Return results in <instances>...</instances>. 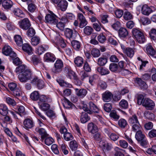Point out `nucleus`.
Returning <instances> with one entry per match:
<instances>
[{"label":"nucleus","mask_w":156,"mask_h":156,"mask_svg":"<svg viewBox=\"0 0 156 156\" xmlns=\"http://www.w3.org/2000/svg\"><path fill=\"white\" fill-rule=\"evenodd\" d=\"M15 72L19 74L18 78L21 82L25 83L28 80L32 79L31 72L25 65H22L17 67Z\"/></svg>","instance_id":"obj_1"},{"label":"nucleus","mask_w":156,"mask_h":156,"mask_svg":"<svg viewBox=\"0 0 156 156\" xmlns=\"http://www.w3.org/2000/svg\"><path fill=\"white\" fill-rule=\"evenodd\" d=\"M81 106L84 111L90 114H92L93 113L97 112L98 111L97 106L91 102L89 103L88 106L84 102H82Z\"/></svg>","instance_id":"obj_2"},{"label":"nucleus","mask_w":156,"mask_h":156,"mask_svg":"<svg viewBox=\"0 0 156 156\" xmlns=\"http://www.w3.org/2000/svg\"><path fill=\"white\" fill-rule=\"evenodd\" d=\"M132 34L137 41L140 43H143L145 41L143 33L140 30L137 29L132 30Z\"/></svg>","instance_id":"obj_3"},{"label":"nucleus","mask_w":156,"mask_h":156,"mask_svg":"<svg viewBox=\"0 0 156 156\" xmlns=\"http://www.w3.org/2000/svg\"><path fill=\"white\" fill-rule=\"evenodd\" d=\"M136 140L140 143V145L143 146H146L147 144V140L145 136L140 131H137L135 135Z\"/></svg>","instance_id":"obj_4"},{"label":"nucleus","mask_w":156,"mask_h":156,"mask_svg":"<svg viewBox=\"0 0 156 156\" xmlns=\"http://www.w3.org/2000/svg\"><path fill=\"white\" fill-rule=\"evenodd\" d=\"M18 24L21 28L25 30H27L31 26L30 22L27 18H24L19 21Z\"/></svg>","instance_id":"obj_5"},{"label":"nucleus","mask_w":156,"mask_h":156,"mask_svg":"<svg viewBox=\"0 0 156 156\" xmlns=\"http://www.w3.org/2000/svg\"><path fill=\"white\" fill-rule=\"evenodd\" d=\"M45 22L50 24H55L58 22L57 17L54 13L48 14L45 17Z\"/></svg>","instance_id":"obj_6"},{"label":"nucleus","mask_w":156,"mask_h":156,"mask_svg":"<svg viewBox=\"0 0 156 156\" xmlns=\"http://www.w3.org/2000/svg\"><path fill=\"white\" fill-rule=\"evenodd\" d=\"M2 52L3 54L9 56L12 58L16 57V54L12 51L11 47L7 45H5L2 48Z\"/></svg>","instance_id":"obj_7"},{"label":"nucleus","mask_w":156,"mask_h":156,"mask_svg":"<svg viewBox=\"0 0 156 156\" xmlns=\"http://www.w3.org/2000/svg\"><path fill=\"white\" fill-rule=\"evenodd\" d=\"M65 34L66 37L70 40H73L78 35V33L76 31H73L72 29L67 28L65 31Z\"/></svg>","instance_id":"obj_8"},{"label":"nucleus","mask_w":156,"mask_h":156,"mask_svg":"<svg viewBox=\"0 0 156 156\" xmlns=\"http://www.w3.org/2000/svg\"><path fill=\"white\" fill-rule=\"evenodd\" d=\"M63 64L62 61L60 59L56 60L54 64V66L52 69V71L54 73H58L62 71Z\"/></svg>","instance_id":"obj_9"},{"label":"nucleus","mask_w":156,"mask_h":156,"mask_svg":"<svg viewBox=\"0 0 156 156\" xmlns=\"http://www.w3.org/2000/svg\"><path fill=\"white\" fill-rule=\"evenodd\" d=\"M18 109V112H16V114L12 111H10V112L15 118L19 119L18 116L20 115L22 117L26 114V113L24 107L23 106H20L19 107Z\"/></svg>","instance_id":"obj_10"},{"label":"nucleus","mask_w":156,"mask_h":156,"mask_svg":"<svg viewBox=\"0 0 156 156\" xmlns=\"http://www.w3.org/2000/svg\"><path fill=\"white\" fill-rule=\"evenodd\" d=\"M30 81L31 83L36 84L39 89H42L45 87L44 81L37 77H34Z\"/></svg>","instance_id":"obj_11"},{"label":"nucleus","mask_w":156,"mask_h":156,"mask_svg":"<svg viewBox=\"0 0 156 156\" xmlns=\"http://www.w3.org/2000/svg\"><path fill=\"white\" fill-rule=\"evenodd\" d=\"M143 106L145 107L147 109L152 110L155 106V104L151 100L148 98L144 99L143 102Z\"/></svg>","instance_id":"obj_12"},{"label":"nucleus","mask_w":156,"mask_h":156,"mask_svg":"<svg viewBox=\"0 0 156 156\" xmlns=\"http://www.w3.org/2000/svg\"><path fill=\"white\" fill-rule=\"evenodd\" d=\"M22 49L23 51L29 55L32 54L33 48L29 44L26 43L23 44Z\"/></svg>","instance_id":"obj_13"},{"label":"nucleus","mask_w":156,"mask_h":156,"mask_svg":"<svg viewBox=\"0 0 156 156\" xmlns=\"http://www.w3.org/2000/svg\"><path fill=\"white\" fill-rule=\"evenodd\" d=\"M100 144V146L104 151L110 150L112 148V144L106 141H101Z\"/></svg>","instance_id":"obj_14"},{"label":"nucleus","mask_w":156,"mask_h":156,"mask_svg":"<svg viewBox=\"0 0 156 156\" xmlns=\"http://www.w3.org/2000/svg\"><path fill=\"white\" fill-rule=\"evenodd\" d=\"M113 97L112 94L108 90L105 91L102 94V98L105 102H108L112 100Z\"/></svg>","instance_id":"obj_15"},{"label":"nucleus","mask_w":156,"mask_h":156,"mask_svg":"<svg viewBox=\"0 0 156 156\" xmlns=\"http://www.w3.org/2000/svg\"><path fill=\"white\" fill-rule=\"evenodd\" d=\"M44 59L45 62H54L55 60V58L54 55L50 52H47L44 55Z\"/></svg>","instance_id":"obj_16"},{"label":"nucleus","mask_w":156,"mask_h":156,"mask_svg":"<svg viewBox=\"0 0 156 156\" xmlns=\"http://www.w3.org/2000/svg\"><path fill=\"white\" fill-rule=\"evenodd\" d=\"M135 81L136 83H137L140 88L142 89H146L147 87V85L146 82L142 80L140 78H136Z\"/></svg>","instance_id":"obj_17"},{"label":"nucleus","mask_w":156,"mask_h":156,"mask_svg":"<svg viewBox=\"0 0 156 156\" xmlns=\"http://www.w3.org/2000/svg\"><path fill=\"white\" fill-rule=\"evenodd\" d=\"M78 15L80 22L79 26L81 28H82L87 25V22L82 14L79 13Z\"/></svg>","instance_id":"obj_18"},{"label":"nucleus","mask_w":156,"mask_h":156,"mask_svg":"<svg viewBox=\"0 0 156 156\" xmlns=\"http://www.w3.org/2000/svg\"><path fill=\"white\" fill-rule=\"evenodd\" d=\"M35 132L39 133L41 135V138L42 140L48 136L44 128L37 127L35 128Z\"/></svg>","instance_id":"obj_19"},{"label":"nucleus","mask_w":156,"mask_h":156,"mask_svg":"<svg viewBox=\"0 0 156 156\" xmlns=\"http://www.w3.org/2000/svg\"><path fill=\"white\" fill-rule=\"evenodd\" d=\"M141 11L143 14L148 16L152 12V10L147 5H144L142 7Z\"/></svg>","instance_id":"obj_20"},{"label":"nucleus","mask_w":156,"mask_h":156,"mask_svg":"<svg viewBox=\"0 0 156 156\" xmlns=\"http://www.w3.org/2000/svg\"><path fill=\"white\" fill-rule=\"evenodd\" d=\"M68 3L66 0H61L58 4V6L61 10L64 11L66 10L68 6Z\"/></svg>","instance_id":"obj_21"},{"label":"nucleus","mask_w":156,"mask_h":156,"mask_svg":"<svg viewBox=\"0 0 156 156\" xmlns=\"http://www.w3.org/2000/svg\"><path fill=\"white\" fill-rule=\"evenodd\" d=\"M97 71L101 75H105L108 74L110 73L109 70L104 67L99 66L97 68Z\"/></svg>","instance_id":"obj_22"},{"label":"nucleus","mask_w":156,"mask_h":156,"mask_svg":"<svg viewBox=\"0 0 156 156\" xmlns=\"http://www.w3.org/2000/svg\"><path fill=\"white\" fill-rule=\"evenodd\" d=\"M75 90L76 94L81 98L84 97L87 93V90L84 89H81L79 90L78 88H75Z\"/></svg>","instance_id":"obj_23"},{"label":"nucleus","mask_w":156,"mask_h":156,"mask_svg":"<svg viewBox=\"0 0 156 156\" xmlns=\"http://www.w3.org/2000/svg\"><path fill=\"white\" fill-rule=\"evenodd\" d=\"M12 11L14 14L16 16L20 18L24 17V15L23 12L19 8H14Z\"/></svg>","instance_id":"obj_24"},{"label":"nucleus","mask_w":156,"mask_h":156,"mask_svg":"<svg viewBox=\"0 0 156 156\" xmlns=\"http://www.w3.org/2000/svg\"><path fill=\"white\" fill-rule=\"evenodd\" d=\"M87 128L88 131L92 133H94L98 130L97 126L92 122L88 124Z\"/></svg>","instance_id":"obj_25"},{"label":"nucleus","mask_w":156,"mask_h":156,"mask_svg":"<svg viewBox=\"0 0 156 156\" xmlns=\"http://www.w3.org/2000/svg\"><path fill=\"white\" fill-rule=\"evenodd\" d=\"M146 50L148 55L156 58V52L151 45H148L147 47Z\"/></svg>","instance_id":"obj_26"},{"label":"nucleus","mask_w":156,"mask_h":156,"mask_svg":"<svg viewBox=\"0 0 156 156\" xmlns=\"http://www.w3.org/2000/svg\"><path fill=\"white\" fill-rule=\"evenodd\" d=\"M48 48V46L47 44H43L40 46L37 49L38 54L39 55H41L44 51L47 50Z\"/></svg>","instance_id":"obj_27"},{"label":"nucleus","mask_w":156,"mask_h":156,"mask_svg":"<svg viewBox=\"0 0 156 156\" xmlns=\"http://www.w3.org/2000/svg\"><path fill=\"white\" fill-rule=\"evenodd\" d=\"M23 124L25 127L27 129H30L34 126L33 121L29 119H25L24 121Z\"/></svg>","instance_id":"obj_28"},{"label":"nucleus","mask_w":156,"mask_h":156,"mask_svg":"<svg viewBox=\"0 0 156 156\" xmlns=\"http://www.w3.org/2000/svg\"><path fill=\"white\" fill-rule=\"evenodd\" d=\"M128 31L125 28L122 27L119 30V35L120 37H125L128 35Z\"/></svg>","instance_id":"obj_29"},{"label":"nucleus","mask_w":156,"mask_h":156,"mask_svg":"<svg viewBox=\"0 0 156 156\" xmlns=\"http://www.w3.org/2000/svg\"><path fill=\"white\" fill-rule=\"evenodd\" d=\"M12 2L10 0H5L2 2V5L5 9H8L12 6Z\"/></svg>","instance_id":"obj_30"},{"label":"nucleus","mask_w":156,"mask_h":156,"mask_svg":"<svg viewBox=\"0 0 156 156\" xmlns=\"http://www.w3.org/2000/svg\"><path fill=\"white\" fill-rule=\"evenodd\" d=\"M90 119V117L85 112H83L82 113L80 120L81 122L83 123H85Z\"/></svg>","instance_id":"obj_31"},{"label":"nucleus","mask_w":156,"mask_h":156,"mask_svg":"<svg viewBox=\"0 0 156 156\" xmlns=\"http://www.w3.org/2000/svg\"><path fill=\"white\" fill-rule=\"evenodd\" d=\"M59 37L56 39L57 43L58 45L61 48H64L66 46V44L63 38L58 35Z\"/></svg>","instance_id":"obj_32"},{"label":"nucleus","mask_w":156,"mask_h":156,"mask_svg":"<svg viewBox=\"0 0 156 156\" xmlns=\"http://www.w3.org/2000/svg\"><path fill=\"white\" fill-rule=\"evenodd\" d=\"M74 62L77 66L80 67L82 66L83 63V60L82 58L78 56L75 58Z\"/></svg>","instance_id":"obj_33"},{"label":"nucleus","mask_w":156,"mask_h":156,"mask_svg":"<svg viewBox=\"0 0 156 156\" xmlns=\"http://www.w3.org/2000/svg\"><path fill=\"white\" fill-rule=\"evenodd\" d=\"M8 113L7 107L5 105H0V114L3 116H5Z\"/></svg>","instance_id":"obj_34"},{"label":"nucleus","mask_w":156,"mask_h":156,"mask_svg":"<svg viewBox=\"0 0 156 156\" xmlns=\"http://www.w3.org/2000/svg\"><path fill=\"white\" fill-rule=\"evenodd\" d=\"M129 122L130 124L139 123L138 118L136 115H133L129 118Z\"/></svg>","instance_id":"obj_35"},{"label":"nucleus","mask_w":156,"mask_h":156,"mask_svg":"<svg viewBox=\"0 0 156 156\" xmlns=\"http://www.w3.org/2000/svg\"><path fill=\"white\" fill-rule=\"evenodd\" d=\"M107 58L105 57H101L99 58L98 60L97 64L100 66H104L107 62Z\"/></svg>","instance_id":"obj_36"},{"label":"nucleus","mask_w":156,"mask_h":156,"mask_svg":"<svg viewBox=\"0 0 156 156\" xmlns=\"http://www.w3.org/2000/svg\"><path fill=\"white\" fill-rule=\"evenodd\" d=\"M125 53L128 57L130 58H132L134 54L133 50L130 48H126L125 51Z\"/></svg>","instance_id":"obj_37"},{"label":"nucleus","mask_w":156,"mask_h":156,"mask_svg":"<svg viewBox=\"0 0 156 156\" xmlns=\"http://www.w3.org/2000/svg\"><path fill=\"white\" fill-rule=\"evenodd\" d=\"M118 123L119 126L122 129L125 128L128 125L127 121L123 119H120Z\"/></svg>","instance_id":"obj_38"},{"label":"nucleus","mask_w":156,"mask_h":156,"mask_svg":"<svg viewBox=\"0 0 156 156\" xmlns=\"http://www.w3.org/2000/svg\"><path fill=\"white\" fill-rule=\"evenodd\" d=\"M91 54L94 58H97L101 55L100 51L96 48L93 49L91 51Z\"/></svg>","instance_id":"obj_39"},{"label":"nucleus","mask_w":156,"mask_h":156,"mask_svg":"<svg viewBox=\"0 0 156 156\" xmlns=\"http://www.w3.org/2000/svg\"><path fill=\"white\" fill-rule=\"evenodd\" d=\"M15 41L19 46H21L23 44V41L21 36L18 35H15L14 37Z\"/></svg>","instance_id":"obj_40"},{"label":"nucleus","mask_w":156,"mask_h":156,"mask_svg":"<svg viewBox=\"0 0 156 156\" xmlns=\"http://www.w3.org/2000/svg\"><path fill=\"white\" fill-rule=\"evenodd\" d=\"M71 44L73 48L76 50H78L80 47V43L78 41L72 40Z\"/></svg>","instance_id":"obj_41"},{"label":"nucleus","mask_w":156,"mask_h":156,"mask_svg":"<svg viewBox=\"0 0 156 156\" xmlns=\"http://www.w3.org/2000/svg\"><path fill=\"white\" fill-rule=\"evenodd\" d=\"M78 146L77 142L75 140H72L70 142L69 147L72 151L76 150L78 147Z\"/></svg>","instance_id":"obj_42"},{"label":"nucleus","mask_w":156,"mask_h":156,"mask_svg":"<svg viewBox=\"0 0 156 156\" xmlns=\"http://www.w3.org/2000/svg\"><path fill=\"white\" fill-rule=\"evenodd\" d=\"M93 29L89 26H86L83 29L84 33L88 36L90 35L93 32Z\"/></svg>","instance_id":"obj_43"},{"label":"nucleus","mask_w":156,"mask_h":156,"mask_svg":"<svg viewBox=\"0 0 156 156\" xmlns=\"http://www.w3.org/2000/svg\"><path fill=\"white\" fill-rule=\"evenodd\" d=\"M40 41V38L37 36H35L31 39V43L32 45L36 46L38 44Z\"/></svg>","instance_id":"obj_44"},{"label":"nucleus","mask_w":156,"mask_h":156,"mask_svg":"<svg viewBox=\"0 0 156 156\" xmlns=\"http://www.w3.org/2000/svg\"><path fill=\"white\" fill-rule=\"evenodd\" d=\"M30 98L33 100H37L39 98V95L38 91H35L32 93L30 94Z\"/></svg>","instance_id":"obj_45"},{"label":"nucleus","mask_w":156,"mask_h":156,"mask_svg":"<svg viewBox=\"0 0 156 156\" xmlns=\"http://www.w3.org/2000/svg\"><path fill=\"white\" fill-rule=\"evenodd\" d=\"M27 30L26 34L28 36L31 37L34 36L35 34V30L32 27H30Z\"/></svg>","instance_id":"obj_46"},{"label":"nucleus","mask_w":156,"mask_h":156,"mask_svg":"<svg viewBox=\"0 0 156 156\" xmlns=\"http://www.w3.org/2000/svg\"><path fill=\"white\" fill-rule=\"evenodd\" d=\"M149 34L151 38L156 41V29H151L149 32Z\"/></svg>","instance_id":"obj_47"},{"label":"nucleus","mask_w":156,"mask_h":156,"mask_svg":"<svg viewBox=\"0 0 156 156\" xmlns=\"http://www.w3.org/2000/svg\"><path fill=\"white\" fill-rule=\"evenodd\" d=\"M144 114L145 117L149 120H152L154 119L155 117L154 115L151 112L146 111Z\"/></svg>","instance_id":"obj_48"},{"label":"nucleus","mask_w":156,"mask_h":156,"mask_svg":"<svg viewBox=\"0 0 156 156\" xmlns=\"http://www.w3.org/2000/svg\"><path fill=\"white\" fill-rule=\"evenodd\" d=\"M40 108L44 111H46L48 110L50 108L49 104L43 103H39Z\"/></svg>","instance_id":"obj_49"},{"label":"nucleus","mask_w":156,"mask_h":156,"mask_svg":"<svg viewBox=\"0 0 156 156\" xmlns=\"http://www.w3.org/2000/svg\"><path fill=\"white\" fill-rule=\"evenodd\" d=\"M119 105L122 108L126 109L128 108V103L126 101L122 99L119 103Z\"/></svg>","instance_id":"obj_50"},{"label":"nucleus","mask_w":156,"mask_h":156,"mask_svg":"<svg viewBox=\"0 0 156 156\" xmlns=\"http://www.w3.org/2000/svg\"><path fill=\"white\" fill-rule=\"evenodd\" d=\"M109 69L112 72H115L118 71V66L117 64L112 63L110 64L109 66Z\"/></svg>","instance_id":"obj_51"},{"label":"nucleus","mask_w":156,"mask_h":156,"mask_svg":"<svg viewBox=\"0 0 156 156\" xmlns=\"http://www.w3.org/2000/svg\"><path fill=\"white\" fill-rule=\"evenodd\" d=\"M140 21L143 25H147L151 23V20L147 17H142L140 19Z\"/></svg>","instance_id":"obj_52"},{"label":"nucleus","mask_w":156,"mask_h":156,"mask_svg":"<svg viewBox=\"0 0 156 156\" xmlns=\"http://www.w3.org/2000/svg\"><path fill=\"white\" fill-rule=\"evenodd\" d=\"M98 87L101 90H105L107 87V85L104 81L100 80L98 82Z\"/></svg>","instance_id":"obj_53"},{"label":"nucleus","mask_w":156,"mask_h":156,"mask_svg":"<svg viewBox=\"0 0 156 156\" xmlns=\"http://www.w3.org/2000/svg\"><path fill=\"white\" fill-rule=\"evenodd\" d=\"M64 100L65 105H67V108H73L75 107V105L66 98H64Z\"/></svg>","instance_id":"obj_54"},{"label":"nucleus","mask_w":156,"mask_h":156,"mask_svg":"<svg viewBox=\"0 0 156 156\" xmlns=\"http://www.w3.org/2000/svg\"><path fill=\"white\" fill-rule=\"evenodd\" d=\"M98 39L100 43H103L105 42L106 39L105 36L102 33L98 35Z\"/></svg>","instance_id":"obj_55"},{"label":"nucleus","mask_w":156,"mask_h":156,"mask_svg":"<svg viewBox=\"0 0 156 156\" xmlns=\"http://www.w3.org/2000/svg\"><path fill=\"white\" fill-rule=\"evenodd\" d=\"M132 125V129L133 131L137 132L138 131H140V126L139 122L135 123L134 124H131Z\"/></svg>","instance_id":"obj_56"},{"label":"nucleus","mask_w":156,"mask_h":156,"mask_svg":"<svg viewBox=\"0 0 156 156\" xmlns=\"http://www.w3.org/2000/svg\"><path fill=\"white\" fill-rule=\"evenodd\" d=\"M64 139L67 141L72 140L73 139L72 135L70 133L68 132L64 134Z\"/></svg>","instance_id":"obj_57"},{"label":"nucleus","mask_w":156,"mask_h":156,"mask_svg":"<svg viewBox=\"0 0 156 156\" xmlns=\"http://www.w3.org/2000/svg\"><path fill=\"white\" fill-rule=\"evenodd\" d=\"M103 108L106 112H109L111 111L112 108V105L109 103H106L104 105Z\"/></svg>","instance_id":"obj_58"},{"label":"nucleus","mask_w":156,"mask_h":156,"mask_svg":"<svg viewBox=\"0 0 156 156\" xmlns=\"http://www.w3.org/2000/svg\"><path fill=\"white\" fill-rule=\"evenodd\" d=\"M36 9L35 5L32 3L29 4L28 6V10L31 12H34Z\"/></svg>","instance_id":"obj_59"},{"label":"nucleus","mask_w":156,"mask_h":156,"mask_svg":"<svg viewBox=\"0 0 156 156\" xmlns=\"http://www.w3.org/2000/svg\"><path fill=\"white\" fill-rule=\"evenodd\" d=\"M124 19L126 20H131L132 18V14L128 12H125L123 15Z\"/></svg>","instance_id":"obj_60"},{"label":"nucleus","mask_w":156,"mask_h":156,"mask_svg":"<svg viewBox=\"0 0 156 156\" xmlns=\"http://www.w3.org/2000/svg\"><path fill=\"white\" fill-rule=\"evenodd\" d=\"M120 146L124 148H126L128 146V143L124 140H121L119 141Z\"/></svg>","instance_id":"obj_61"},{"label":"nucleus","mask_w":156,"mask_h":156,"mask_svg":"<svg viewBox=\"0 0 156 156\" xmlns=\"http://www.w3.org/2000/svg\"><path fill=\"white\" fill-rule=\"evenodd\" d=\"M83 68L85 71L87 72H90L91 71L90 67L87 62L84 63Z\"/></svg>","instance_id":"obj_62"},{"label":"nucleus","mask_w":156,"mask_h":156,"mask_svg":"<svg viewBox=\"0 0 156 156\" xmlns=\"http://www.w3.org/2000/svg\"><path fill=\"white\" fill-rule=\"evenodd\" d=\"M110 116L111 118L115 119H118L119 118V116L117 114L116 112L115 111H112L111 112Z\"/></svg>","instance_id":"obj_63"},{"label":"nucleus","mask_w":156,"mask_h":156,"mask_svg":"<svg viewBox=\"0 0 156 156\" xmlns=\"http://www.w3.org/2000/svg\"><path fill=\"white\" fill-rule=\"evenodd\" d=\"M109 136L110 139L114 141L116 140L119 138V135L114 133L109 134Z\"/></svg>","instance_id":"obj_64"}]
</instances>
